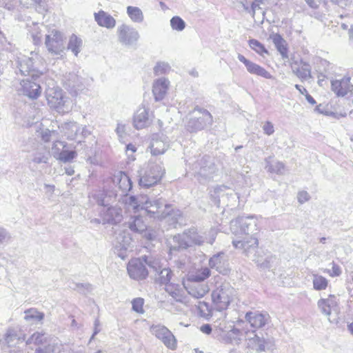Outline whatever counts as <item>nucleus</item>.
<instances>
[{"label": "nucleus", "instance_id": "30", "mask_svg": "<svg viewBox=\"0 0 353 353\" xmlns=\"http://www.w3.org/2000/svg\"><path fill=\"white\" fill-rule=\"evenodd\" d=\"M125 224L132 232L135 233H142L146 229V223L143 216L139 215L131 216Z\"/></svg>", "mask_w": 353, "mask_h": 353}, {"label": "nucleus", "instance_id": "40", "mask_svg": "<svg viewBox=\"0 0 353 353\" xmlns=\"http://www.w3.org/2000/svg\"><path fill=\"white\" fill-rule=\"evenodd\" d=\"M250 48L261 56L268 54V50L264 45L255 39H251L248 41Z\"/></svg>", "mask_w": 353, "mask_h": 353}, {"label": "nucleus", "instance_id": "42", "mask_svg": "<svg viewBox=\"0 0 353 353\" xmlns=\"http://www.w3.org/2000/svg\"><path fill=\"white\" fill-rule=\"evenodd\" d=\"M172 272L170 268H163L159 272L157 281L161 285H166L171 282Z\"/></svg>", "mask_w": 353, "mask_h": 353}, {"label": "nucleus", "instance_id": "28", "mask_svg": "<svg viewBox=\"0 0 353 353\" xmlns=\"http://www.w3.org/2000/svg\"><path fill=\"white\" fill-rule=\"evenodd\" d=\"M185 288L190 296L196 299L203 297L209 291L208 285L198 281H192Z\"/></svg>", "mask_w": 353, "mask_h": 353}, {"label": "nucleus", "instance_id": "45", "mask_svg": "<svg viewBox=\"0 0 353 353\" xmlns=\"http://www.w3.org/2000/svg\"><path fill=\"white\" fill-rule=\"evenodd\" d=\"M122 199V202L124 203L126 205L130 208H132L135 211L139 210V206L138 204V198L137 196H128V194H125V196H121Z\"/></svg>", "mask_w": 353, "mask_h": 353}, {"label": "nucleus", "instance_id": "18", "mask_svg": "<svg viewBox=\"0 0 353 353\" xmlns=\"http://www.w3.org/2000/svg\"><path fill=\"white\" fill-rule=\"evenodd\" d=\"M21 90L23 94L31 99H37L41 95V88L38 81L28 77L21 81Z\"/></svg>", "mask_w": 353, "mask_h": 353}, {"label": "nucleus", "instance_id": "43", "mask_svg": "<svg viewBox=\"0 0 353 353\" xmlns=\"http://www.w3.org/2000/svg\"><path fill=\"white\" fill-rule=\"evenodd\" d=\"M210 274V270L208 268H203L199 270L194 275H192L191 280L192 281L202 283V281L208 279Z\"/></svg>", "mask_w": 353, "mask_h": 353}, {"label": "nucleus", "instance_id": "52", "mask_svg": "<svg viewBox=\"0 0 353 353\" xmlns=\"http://www.w3.org/2000/svg\"><path fill=\"white\" fill-rule=\"evenodd\" d=\"M144 300L142 298H136L132 301V310L137 313H143V305Z\"/></svg>", "mask_w": 353, "mask_h": 353}, {"label": "nucleus", "instance_id": "54", "mask_svg": "<svg viewBox=\"0 0 353 353\" xmlns=\"http://www.w3.org/2000/svg\"><path fill=\"white\" fill-rule=\"evenodd\" d=\"M228 189L227 186L225 185H217L214 188L213 192H211V196L214 197L215 199L216 198H220L221 196H223L224 192Z\"/></svg>", "mask_w": 353, "mask_h": 353}, {"label": "nucleus", "instance_id": "35", "mask_svg": "<svg viewBox=\"0 0 353 353\" xmlns=\"http://www.w3.org/2000/svg\"><path fill=\"white\" fill-rule=\"evenodd\" d=\"M126 12L132 22L140 23L143 21V13L139 7L129 6L126 8Z\"/></svg>", "mask_w": 353, "mask_h": 353}, {"label": "nucleus", "instance_id": "46", "mask_svg": "<svg viewBox=\"0 0 353 353\" xmlns=\"http://www.w3.org/2000/svg\"><path fill=\"white\" fill-rule=\"evenodd\" d=\"M77 156V153L75 150H68L65 148L57 159L63 163H67L72 161Z\"/></svg>", "mask_w": 353, "mask_h": 353}, {"label": "nucleus", "instance_id": "6", "mask_svg": "<svg viewBox=\"0 0 353 353\" xmlns=\"http://www.w3.org/2000/svg\"><path fill=\"white\" fill-rule=\"evenodd\" d=\"M190 118L185 125L190 132H196L212 123V116L208 110L196 105L190 112Z\"/></svg>", "mask_w": 353, "mask_h": 353}, {"label": "nucleus", "instance_id": "41", "mask_svg": "<svg viewBox=\"0 0 353 353\" xmlns=\"http://www.w3.org/2000/svg\"><path fill=\"white\" fill-rule=\"evenodd\" d=\"M47 341V336L45 333L43 332H34L30 337H29L26 341V345H30L32 343L36 345L43 344Z\"/></svg>", "mask_w": 353, "mask_h": 353}, {"label": "nucleus", "instance_id": "53", "mask_svg": "<svg viewBox=\"0 0 353 353\" xmlns=\"http://www.w3.org/2000/svg\"><path fill=\"white\" fill-rule=\"evenodd\" d=\"M74 290L79 293L85 294L92 290V287L90 283H75Z\"/></svg>", "mask_w": 353, "mask_h": 353}, {"label": "nucleus", "instance_id": "60", "mask_svg": "<svg viewBox=\"0 0 353 353\" xmlns=\"http://www.w3.org/2000/svg\"><path fill=\"white\" fill-rule=\"evenodd\" d=\"M54 133V131H50L48 129H45L41 132V139L44 142H49L50 141L51 136Z\"/></svg>", "mask_w": 353, "mask_h": 353}, {"label": "nucleus", "instance_id": "57", "mask_svg": "<svg viewBox=\"0 0 353 353\" xmlns=\"http://www.w3.org/2000/svg\"><path fill=\"white\" fill-rule=\"evenodd\" d=\"M264 134L266 135L270 136L274 132V125L272 122L267 121L264 123L262 126Z\"/></svg>", "mask_w": 353, "mask_h": 353}, {"label": "nucleus", "instance_id": "58", "mask_svg": "<svg viewBox=\"0 0 353 353\" xmlns=\"http://www.w3.org/2000/svg\"><path fill=\"white\" fill-rule=\"evenodd\" d=\"M332 270L327 271L330 276H331L332 277L340 276L341 274V268L337 264H336L334 262H332Z\"/></svg>", "mask_w": 353, "mask_h": 353}, {"label": "nucleus", "instance_id": "64", "mask_svg": "<svg viewBox=\"0 0 353 353\" xmlns=\"http://www.w3.org/2000/svg\"><path fill=\"white\" fill-rule=\"evenodd\" d=\"M141 234L148 240H153L156 237L155 232L152 230H148L147 228Z\"/></svg>", "mask_w": 353, "mask_h": 353}, {"label": "nucleus", "instance_id": "13", "mask_svg": "<svg viewBox=\"0 0 353 353\" xmlns=\"http://www.w3.org/2000/svg\"><path fill=\"white\" fill-rule=\"evenodd\" d=\"M118 41L125 46H135L140 38L138 30L132 26L123 23L117 28Z\"/></svg>", "mask_w": 353, "mask_h": 353}, {"label": "nucleus", "instance_id": "36", "mask_svg": "<svg viewBox=\"0 0 353 353\" xmlns=\"http://www.w3.org/2000/svg\"><path fill=\"white\" fill-rule=\"evenodd\" d=\"M184 232L187 234L190 247L192 245H201L205 241L204 238L198 234L196 229L194 228H190Z\"/></svg>", "mask_w": 353, "mask_h": 353}, {"label": "nucleus", "instance_id": "10", "mask_svg": "<svg viewBox=\"0 0 353 353\" xmlns=\"http://www.w3.org/2000/svg\"><path fill=\"white\" fill-rule=\"evenodd\" d=\"M111 200L112 199H110L105 194L104 197L99 199L97 201L99 205L104 207L100 212V216L103 224L108 223L117 225L123 219L122 210L121 208L110 206L105 208V207L109 205V201Z\"/></svg>", "mask_w": 353, "mask_h": 353}, {"label": "nucleus", "instance_id": "44", "mask_svg": "<svg viewBox=\"0 0 353 353\" xmlns=\"http://www.w3.org/2000/svg\"><path fill=\"white\" fill-rule=\"evenodd\" d=\"M312 282L313 287L316 290H325L327 288L328 283L327 279L320 275H314Z\"/></svg>", "mask_w": 353, "mask_h": 353}, {"label": "nucleus", "instance_id": "56", "mask_svg": "<svg viewBox=\"0 0 353 353\" xmlns=\"http://www.w3.org/2000/svg\"><path fill=\"white\" fill-rule=\"evenodd\" d=\"M17 0H0V7L8 10H13L17 6Z\"/></svg>", "mask_w": 353, "mask_h": 353}, {"label": "nucleus", "instance_id": "5", "mask_svg": "<svg viewBox=\"0 0 353 353\" xmlns=\"http://www.w3.org/2000/svg\"><path fill=\"white\" fill-rule=\"evenodd\" d=\"M26 334L19 327L8 328L3 336V350L9 353H19L26 345Z\"/></svg>", "mask_w": 353, "mask_h": 353}, {"label": "nucleus", "instance_id": "32", "mask_svg": "<svg viewBox=\"0 0 353 353\" xmlns=\"http://www.w3.org/2000/svg\"><path fill=\"white\" fill-rule=\"evenodd\" d=\"M271 39H272L276 48L280 52L281 57L283 59L288 58L287 44L283 37L279 34H274L271 36Z\"/></svg>", "mask_w": 353, "mask_h": 353}, {"label": "nucleus", "instance_id": "12", "mask_svg": "<svg viewBox=\"0 0 353 353\" xmlns=\"http://www.w3.org/2000/svg\"><path fill=\"white\" fill-rule=\"evenodd\" d=\"M88 79L74 72H70L63 79L64 88L72 94L76 96L79 92L86 88Z\"/></svg>", "mask_w": 353, "mask_h": 353}, {"label": "nucleus", "instance_id": "63", "mask_svg": "<svg viewBox=\"0 0 353 353\" xmlns=\"http://www.w3.org/2000/svg\"><path fill=\"white\" fill-rule=\"evenodd\" d=\"M116 132L120 139L123 138L125 134V125L119 123L116 128Z\"/></svg>", "mask_w": 353, "mask_h": 353}, {"label": "nucleus", "instance_id": "14", "mask_svg": "<svg viewBox=\"0 0 353 353\" xmlns=\"http://www.w3.org/2000/svg\"><path fill=\"white\" fill-rule=\"evenodd\" d=\"M45 44L50 53L60 55L65 49L63 34L59 30H52L46 35Z\"/></svg>", "mask_w": 353, "mask_h": 353}, {"label": "nucleus", "instance_id": "31", "mask_svg": "<svg viewBox=\"0 0 353 353\" xmlns=\"http://www.w3.org/2000/svg\"><path fill=\"white\" fill-rule=\"evenodd\" d=\"M65 136L68 139L74 140L77 139L79 135L81 125L77 122L71 121L65 123L63 127Z\"/></svg>", "mask_w": 353, "mask_h": 353}, {"label": "nucleus", "instance_id": "50", "mask_svg": "<svg viewBox=\"0 0 353 353\" xmlns=\"http://www.w3.org/2000/svg\"><path fill=\"white\" fill-rule=\"evenodd\" d=\"M66 143L63 141H57L54 142L52 147V153L54 158L57 159L58 156L66 148Z\"/></svg>", "mask_w": 353, "mask_h": 353}, {"label": "nucleus", "instance_id": "7", "mask_svg": "<svg viewBox=\"0 0 353 353\" xmlns=\"http://www.w3.org/2000/svg\"><path fill=\"white\" fill-rule=\"evenodd\" d=\"M230 228L233 233L245 236L259 235L260 231L257 220L254 216L237 217L230 222Z\"/></svg>", "mask_w": 353, "mask_h": 353}, {"label": "nucleus", "instance_id": "59", "mask_svg": "<svg viewBox=\"0 0 353 353\" xmlns=\"http://www.w3.org/2000/svg\"><path fill=\"white\" fill-rule=\"evenodd\" d=\"M310 199V196L306 191H301L298 193L297 199L301 204L309 201Z\"/></svg>", "mask_w": 353, "mask_h": 353}, {"label": "nucleus", "instance_id": "25", "mask_svg": "<svg viewBox=\"0 0 353 353\" xmlns=\"http://www.w3.org/2000/svg\"><path fill=\"white\" fill-rule=\"evenodd\" d=\"M169 147L167 141V137L164 136L155 135L151 141V153L152 155H159L163 154Z\"/></svg>", "mask_w": 353, "mask_h": 353}, {"label": "nucleus", "instance_id": "11", "mask_svg": "<svg viewBox=\"0 0 353 353\" xmlns=\"http://www.w3.org/2000/svg\"><path fill=\"white\" fill-rule=\"evenodd\" d=\"M112 181L117 190L110 192L108 197L110 199H116L118 196H125L132 188V183L129 176L124 172L120 171L115 173Z\"/></svg>", "mask_w": 353, "mask_h": 353}, {"label": "nucleus", "instance_id": "16", "mask_svg": "<svg viewBox=\"0 0 353 353\" xmlns=\"http://www.w3.org/2000/svg\"><path fill=\"white\" fill-rule=\"evenodd\" d=\"M151 332L169 349L176 347V341L173 334L164 325H153L150 327Z\"/></svg>", "mask_w": 353, "mask_h": 353}, {"label": "nucleus", "instance_id": "34", "mask_svg": "<svg viewBox=\"0 0 353 353\" xmlns=\"http://www.w3.org/2000/svg\"><path fill=\"white\" fill-rule=\"evenodd\" d=\"M271 157L265 159V168L270 173H275L277 174H283L285 172V165L281 161L271 162Z\"/></svg>", "mask_w": 353, "mask_h": 353}, {"label": "nucleus", "instance_id": "47", "mask_svg": "<svg viewBox=\"0 0 353 353\" xmlns=\"http://www.w3.org/2000/svg\"><path fill=\"white\" fill-rule=\"evenodd\" d=\"M48 154L45 151L38 150L32 155V161L34 163H47L48 161Z\"/></svg>", "mask_w": 353, "mask_h": 353}, {"label": "nucleus", "instance_id": "55", "mask_svg": "<svg viewBox=\"0 0 353 353\" xmlns=\"http://www.w3.org/2000/svg\"><path fill=\"white\" fill-rule=\"evenodd\" d=\"M318 307L321 309V312L326 316H329L331 314V307L326 303L325 299L319 300Z\"/></svg>", "mask_w": 353, "mask_h": 353}, {"label": "nucleus", "instance_id": "37", "mask_svg": "<svg viewBox=\"0 0 353 353\" xmlns=\"http://www.w3.org/2000/svg\"><path fill=\"white\" fill-rule=\"evenodd\" d=\"M292 71L301 80L311 77V68L307 63H303L301 68H292Z\"/></svg>", "mask_w": 353, "mask_h": 353}, {"label": "nucleus", "instance_id": "3", "mask_svg": "<svg viewBox=\"0 0 353 353\" xmlns=\"http://www.w3.org/2000/svg\"><path fill=\"white\" fill-rule=\"evenodd\" d=\"M236 296V290L229 282H216L212 292V301L218 311L226 310Z\"/></svg>", "mask_w": 353, "mask_h": 353}, {"label": "nucleus", "instance_id": "17", "mask_svg": "<svg viewBox=\"0 0 353 353\" xmlns=\"http://www.w3.org/2000/svg\"><path fill=\"white\" fill-rule=\"evenodd\" d=\"M46 97L48 104L51 108L56 110L58 112H63L65 101L63 92L58 87L48 88L46 90Z\"/></svg>", "mask_w": 353, "mask_h": 353}, {"label": "nucleus", "instance_id": "26", "mask_svg": "<svg viewBox=\"0 0 353 353\" xmlns=\"http://www.w3.org/2000/svg\"><path fill=\"white\" fill-rule=\"evenodd\" d=\"M190 247L187 234H183L174 235L172 241L170 243V254H172L174 252L183 250Z\"/></svg>", "mask_w": 353, "mask_h": 353}, {"label": "nucleus", "instance_id": "33", "mask_svg": "<svg viewBox=\"0 0 353 353\" xmlns=\"http://www.w3.org/2000/svg\"><path fill=\"white\" fill-rule=\"evenodd\" d=\"M165 290L176 301H181L183 298V289L179 284L172 282L165 285Z\"/></svg>", "mask_w": 353, "mask_h": 353}, {"label": "nucleus", "instance_id": "27", "mask_svg": "<svg viewBox=\"0 0 353 353\" xmlns=\"http://www.w3.org/2000/svg\"><path fill=\"white\" fill-rule=\"evenodd\" d=\"M169 83L168 79L165 78L158 79L154 82L152 92L156 101H161L164 98L167 93Z\"/></svg>", "mask_w": 353, "mask_h": 353}, {"label": "nucleus", "instance_id": "8", "mask_svg": "<svg viewBox=\"0 0 353 353\" xmlns=\"http://www.w3.org/2000/svg\"><path fill=\"white\" fill-rule=\"evenodd\" d=\"M165 174V169L161 164L150 163L146 170L141 172L139 184L141 188H149L157 185Z\"/></svg>", "mask_w": 353, "mask_h": 353}, {"label": "nucleus", "instance_id": "62", "mask_svg": "<svg viewBox=\"0 0 353 353\" xmlns=\"http://www.w3.org/2000/svg\"><path fill=\"white\" fill-rule=\"evenodd\" d=\"M10 238L9 232L3 228L0 227V245Z\"/></svg>", "mask_w": 353, "mask_h": 353}, {"label": "nucleus", "instance_id": "22", "mask_svg": "<svg viewBox=\"0 0 353 353\" xmlns=\"http://www.w3.org/2000/svg\"><path fill=\"white\" fill-rule=\"evenodd\" d=\"M270 315L267 313H261L259 311L248 312L245 314V319L254 328H261L270 321Z\"/></svg>", "mask_w": 353, "mask_h": 353}, {"label": "nucleus", "instance_id": "1", "mask_svg": "<svg viewBox=\"0 0 353 353\" xmlns=\"http://www.w3.org/2000/svg\"><path fill=\"white\" fill-rule=\"evenodd\" d=\"M154 191V190H152ZM159 194V192L157 191V193L150 192L149 194H141L137 196L139 209L145 210L146 214L150 217L160 219L173 215L176 219L174 222H178L177 217L181 216V212L179 210L174 212L172 205L165 203L163 198L156 199Z\"/></svg>", "mask_w": 353, "mask_h": 353}, {"label": "nucleus", "instance_id": "39", "mask_svg": "<svg viewBox=\"0 0 353 353\" xmlns=\"http://www.w3.org/2000/svg\"><path fill=\"white\" fill-rule=\"evenodd\" d=\"M196 310L199 315L206 319L212 315V310L210 304L205 301H199L196 305Z\"/></svg>", "mask_w": 353, "mask_h": 353}, {"label": "nucleus", "instance_id": "29", "mask_svg": "<svg viewBox=\"0 0 353 353\" xmlns=\"http://www.w3.org/2000/svg\"><path fill=\"white\" fill-rule=\"evenodd\" d=\"M94 19L101 27L112 29L116 26V20L108 12L100 10L94 13Z\"/></svg>", "mask_w": 353, "mask_h": 353}, {"label": "nucleus", "instance_id": "48", "mask_svg": "<svg viewBox=\"0 0 353 353\" xmlns=\"http://www.w3.org/2000/svg\"><path fill=\"white\" fill-rule=\"evenodd\" d=\"M24 319L28 321L30 320L41 321L43 319L44 314L34 309H29L25 311Z\"/></svg>", "mask_w": 353, "mask_h": 353}, {"label": "nucleus", "instance_id": "4", "mask_svg": "<svg viewBox=\"0 0 353 353\" xmlns=\"http://www.w3.org/2000/svg\"><path fill=\"white\" fill-rule=\"evenodd\" d=\"M194 176L200 183L205 184L210 181L217 171L214 159L208 155L199 157L192 165Z\"/></svg>", "mask_w": 353, "mask_h": 353}, {"label": "nucleus", "instance_id": "49", "mask_svg": "<svg viewBox=\"0 0 353 353\" xmlns=\"http://www.w3.org/2000/svg\"><path fill=\"white\" fill-rule=\"evenodd\" d=\"M172 28L176 31H182L185 28V22L179 16H174L170 19Z\"/></svg>", "mask_w": 353, "mask_h": 353}, {"label": "nucleus", "instance_id": "19", "mask_svg": "<svg viewBox=\"0 0 353 353\" xmlns=\"http://www.w3.org/2000/svg\"><path fill=\"white\" fill-rule=\"evenodd\" d=\"M17 64V68L22 75L28 76V77L36 80L42 74L41 72L34 68L33 60L32 58L27 57L19 58Z\"/></svg>", "mask_w": 353, "mask_h": 353}, {"label": "nucleus", "instance_id": "20", "mask_svg": "<svg viewBox=\"0 0 353 353\" xmlns=\"http://www.w3.org/2000/svg\"><path fill=\"white\" fill-rule=\"evenodd\" d=\"M237 58L245 65L247 71L250 74L257 75L267 79H272V75L268 70H266L262 66L250 61L243 54H239Z\"/></svg>", "mask_w": 353, "mask_h": 353}, {"label": "nucleus", "instance_id": "24", "mask_svg": "<svg viewBox=\"0 0 353 353\" xmlns=\"http://www.w3.org/2000/svg\"><path fill=\"white\" fill-rule=\"evenodd\" d=\"M150 122L148 110L145 107H140L134 115V127L137 130L143 129L148 126Z\"/></svg>", "mask_w": 353, "mask_h": 353}, {"label": "nucleus", "instance_id": "51", "mask_svg": "<svg viewBox=\"0 0 353 353\" xmlns=\"http://www.w3.org/2000/svg\"><path fill=\"white\" fill-rule=\"evenodd\" d=\"M170 67L168 63L165 62H159L154 68V73L155 75L159 76L165 74L170 71Z\"/></svg>", "mask_w": 353, "mask_h": 353}, {"label": "nucleus", "instance_id": "2", "mask_svg": "<svg viewBox=\"0 0 353 353\" xmlns=\"http://www.w3.org/2000/svg\"><path fill=\"white\" fill-rule=\"evenodd\" d=\"M146 265L157 272L159 263L150 256L131 259L128 264L127 270L130 277L136 281L143 280L148 275Z\"/></svg>", "mask_w": 353, "mask_h": 353}, {"label": "nucleus", "instance_id": "9", "mask_svg": "<svg viewBox=\"0 0 353 353\" xmlns=\"http://www.w3.org/2000/svg\"><path fill=\"white\" fill-rule=\"evenodd\" d=\"M247 345L251 349L257 352L272 351L274 349V339L267 333L264 335L261 332H252L247 334Z\"/></svg>", "mask_w": 353, "mask_h": 353}, {"label": "nucleus", "instance_id": "23", "mask_svg": "<svg viewBox=\"0 0 353 353\" xmlns=\"http://www.w3.org/2000/svg\"><path fill=\"white\" fill-rule=\"evenodd\" d=\"M353 85L350 84V77H345L341 80L332 81V90L337 95L345 96L349 92H352Z\"/></svg>", "mask_w": 353, "mask_h": 353}, {"label": "nucleus", "instance_id": "21", "mask_svg": "<svg viewBox=\"0 0 353 353\" xmlns=\"http://www.w3.org/2000/svg\"><path fill=\"white\" fill-rule=\"evenodd\" d=\"M209 265L212 269H215L223 275H226L230 272L229 263L225 258L224 252L214 254L209 260Z\"/></svg>", "mask_w": 353, "mask_h": 353}, {"label": "nucleus", "instance_id": "15", "mask_svg": "<svg viewBox=\"0 0 353 353\" xmlns=\"http://www.w3.org/2000/svg\"><path fill=\"white\" fill-rule=\"evenodd\" d=\"M233 246L243 250V253L248 257L254 258L259 246V235L245 236L243 240L232 241Z\"/></svg>", "mask_w": 353, "mask_h": 353}, {"label": "nucleus", "instance_id": "61", "mask_svg": "<svg viewBox=\"0 0 353 353\" xmlns=\"http://www.w3.org/2000/svg\"><path fill=\"white\" fill-rule=\"evenodd\" d=\"M244 3L248 6V8H249V3H250L251 9H252L253 13L254 14L256 10L257 9L260 8V7H259L260 3H262L263 2L259 1V0H248V3H245V1H244Z\"/></svg>", "mask_w": 353, "mask_h": 353}, {"label": "nucleus", "instance_id": "38", "mask_svg": "<svg viewBox=\"0 0 353 353\" xmlns=\"http://www.w3.org/2000/svg\"><path fill=\"white\" fill-rule=\"evenodd\" d=\"M82 46V40L77 35L72 34L69 39L68 48L70 50L75 56H77Z\"/></svg>", "mask_w": 353, "mask_h": 353}]
</instances>
